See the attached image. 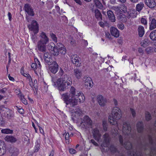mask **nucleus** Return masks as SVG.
<instances>
[{
    "instance_id": "1",
    "label": "nucleus",
    "mask_w": 156,
    "mask_h": 156,
    "mask_svg": "<svg viewBox=\"0 0 156 156\" xmlns=\"http://www.w3.org/2000/svg\"><path fill=\"white\" fill-rule=\"evenodd\" d=\"M58 73L60 78L57 80L56 83L58 90L60 91H64L67 88L68 86L71 85V78L66 74L62 68L60 69Z\"/></svg>"
},
{
    "instance_id": "2",
    "label": "nucleus",
    "mask_w": 156,
    "mask_h": 156,
    "mask_svg": "<svg viewBox=\"0 0 156 156\" xmlns=\"http://www.w3.org/2000/svg\"><path fill=\"white\" fill-rule=\"evenodd\" d=\"M81 91L77 90L73 86H71L69 89V94L64 93L62 95V98L67 105H70V106L74 107L77 104L78 99L73 98L77 96Z\"/></svg>"
},
{
    "instance_id": "3",
    "label": "nucleus",
    "mask_w": 156,
    "mask_h": 156,
    "mask_svg": "<svg viewBox=\"0 0 156 156\" xmlns=\"http://www.w3.org/2000/svg\"><path fill=\"white\" fill-rule=\"evenodd\" d=\"M122 115L120 109L115 107L112 110L111 114L109 117L108 121L111 125H115L117 124V121L121 118Z\"/></svg>"
},
{
    "instance_id": "4",
    "label": "nucleus",
    "mask_w": 156,
    "mask_h": 156,
    "mask_svg": "<svg viewBox=\"0 0 156 156\" xmlns=\"http://www.w3.org/2000/svg\"><path fill=\"white\" fill-rule=\"evenodd\" d=\"M82 122L83 123V125H84L86 128H92L93 125L92 121L88 116L87 115L83 117V119Z\"/></svg>"
},
{
    "instance_id": "5",
    "label": "nucleus",
    "mask_w": 156,
    "mask_h": 156,
    "mask_svg": "<svg viewBox=\"0 0 156 156\" xmlns=\"http://www.w3.org/2000/svg\"><path fill=\"white\" fill-rule=\"evenodd\" d=\"M40 40L38 42L43 44H47L49 42V38L46 34L44 32H42L40 34Z\"/></svg>"
},
{
    "instance_id": "6",
    "label": "nucleus",
    "mask_w": 156,
    "mask_h": 156,
    "mask_svg": "<svg viewBox=\"0 0 156 156\" xmlns=\"http://www.w3.org/2000/svg\"><path fill=\"white\" fill-rule=\"evenodd\" d=\"M71 61L77 67L81 66V60L80 58L76 54H73L71 57Z\"/></svg>"
},
{
    "instance_id": "7",
    "label": "nucleus",
    "mask_w": 156,
    "mask_h": 156,
    "mask_svg": "<svg viewBox=\"0 0 156 156\" xmlns=\"http://www.w3.org/2000/svg\"><path fill=\"white\" fill-rule=\"evenodd\" d=\"M103 139L101 146L104 147H108L110 144V137L109 135L107 133H105L103 136Z\"/></svg>"
},
{
    "instance_id": "8",
    "label": "nucleus",
    "mask_w": 156,
    "mask_h": 156,
    "mask_svg": "<svg viewBox=\"0 0 156 156\" xmlns=\"http://www.w3.org/2000/svg\"><path fill=\"white\" fill-rule=\"evenodd\" d=\"M29 29L33 31L34 34H37L38 31V27L37 22L33 20L31 23L30 25L28 26Z\"/></svg>"
},
{
    "instance_id": "9",
    "label": "nucleus",
    "mask_w": 156,
    "mask_h": 156,
    "mask_svg": "<svg viewBox=\"0 0 156 156\" xmlns=\"http://www.w3.org/2000/svg\"><path fill=\"white\" fill-rule=\"evenodd\" d=\"M92 133L94 138L97 141H99L101 136L99 130L97 128H95L92 129Z\"/></svg>"
},
{
    "instance_id": "10",
    "label": "nucleus",
    "mask_w": 156,
    "mask_h": 156,
    "mask_svg": "<svg viewBox=\"0 0 156 156\" xmlns=\"http://www.w3.org/2000/svg\"><path fill=\"white\" fill-rule=\"evenodd\" d=\"M50 71L53 74L56 73L58 69V65L55 61H52V63L49 66Z\"/></svg>"
},
{
    "instance_id": "11",
    "label": "nucleus",
    "mask_w": 156,
    "mask_h": 156,
    "mask_svg": "<svg viewBox=\"0 0 156 156\" xmlns=\"http://www.w3.org/2000/svg\"><path fill=\"white\" fill-rule=\"evenodd\" d=\"M149 30H152L156 28V20L154 17L150 16L149 19Z\"/></svg>"
},
{
    "instance_id": "12",
    "label": "nucleus",
    "mask_w": 156,
    "mask_h": 156,
    "mask_svg": "<svg viewBox=\"0 0 156 156\" xmlns=\"http://www.w3.org/2000/svg\"><path fill=\"white\" fill-rule=\"evenodd\" d=\"M24 7L25 11L28 15L31 16L34 15L33 9L29 4H25Z\"/></svg>"
},
{
    "instance_id": "13",
    "label": "nucleus",
    "mask_w": 156,
    "mask_h": 156,
    "mask_svg": "<svg viewBox=\"0 0 156 156\" xmlns=\"http://www.w3.org/2000/svg\"><path fill=\"white\" fill-rule=\"evenodd\" d=\"M97 100L99 105L102 106H104L107 102L106 99L100 95L97 96Z\"/></svg>"
},
{
    "instance_id": "14",
    "label": "nucleus",
    "mask_w": 156,
    "mask_h": 156,
    "mask_svg": "<svg viewBox=\"0 0 156 156\" xmlns=\"http://www.w3.org/2000/svg\"><path fill=\"white\" fill-rule=\"evenodd\" d=\"M4 139L6 141L12 143H15L17 141L16 138L12 135L6 136Z\"/></svg>"
},
{
    "instance_id": "15",
    "label": "nucleus",
    "mask_w": 156,
    "mask_h": 156,
    "mask_svg": "<svg viewBox=\"0 0 156 156\" xmlns=\"http://www.w3.org/2000/svg\"><path fill=\"white\" fill-rule=\"evenodd\" d=\"M18 150L14 147H11L9 149V152L11 156H16L18 154Z\"/></svg>"
},
{
    "instance_id": "16",
    "label": "nucleus",
    "mask_w": 156,
    "mask_h": 156,
    "mask_svg": "<svg viewBox=\"0 0 156 156\" xmlns=\"http://www.w3.org/2000/svg\"><path fill=\"white\" fill-rule=\"evenodd\" d=\"M145 4L151 8H153L156 5V3L154 0H145Z\"/></svg>"
},
{
    "instance_id": "17",
    "label": "nucleus",
    "mask_w": 156,
    "mask_h": 156,
    "mask_svg": "<svg viewBox=\"0 0 156 156\" xmlns=\"http://www.w3.org/2000/svg\"><path fill=\"white\" fill-rule=\"evenodd\" d=\"M110 31L111 34L115 37H118L119 36V31L116 28L112 27L110 28Z\"/></svg>"
},
{
    "instance_id": "18",
    "label": "nucleus",
    "mask_w": 156,
    "mask_h": 156,
    "mask_svg": "<svg viewBox=\"0 0 156 156\" xmlns=\"http://www.w3.org/2000/svg\"><path fill=\"white\" fill-rule=\"evenodd\" d=\"M85 80V84L87 87L89 86L91 87L92 86V84H93V82L91 78L88 76H85L84 77Z\"/></svg>"
},
{
    "instance_id": "19",
    "label": "nucleus",
    "mask_w": 156,
    "mask_h": 156,
    "mask_svg": "<svg viewBox=\"0 0 156 156\" xmlns=\"http://www.w3.org/2000/svg\"><path fill=\"white\" fill-rule=\"evenodd\" d=\"M107 15L109 20L112 22H114L115 21V17L113 12L109 10L107 12Z\"/></svg>"
},
{
    "instance_id": "20",
    "label": "nucleus",
    "mask_w": 156,
    "mask_h": 156,
    "mask_svg": "<svg viewBox=\"0 0 156 156\" xmlns=\"http://www.w3.org/2000/svg\"><path fill=\"white\" fill-rule=\"evenodd\" d=\"M46 44H43L38 42L37 43V48L39 51L43 52H45L46 51Z\"/></svg>"
},
{
    "instance_id": "21",
    "label": "nucleus",
    "mask_w": 156,
    "mask_h": 156,
    "mask_svg": "<svg viewBox=\"0 0 156 156\" xmlns=\"http://www.w3.org/2000/svg\"><path fill=\"white\" fill-rule=\"evenodd\" d=\"M59 43H57V46H54L53 47V54L54 56H57L59 53Z\"/></svg>"
},
{
    "instance_id": "22",
    "label": "nucleus",
    "mask_w": 156,
    "mask_h": 156,
    "mask_svg": "<svg viewBox=\"0 0 156 156\" xmlns=\"http://www.w3.org/2000/svg\"><path fill=\"white\" fill-rule=\"evenodd\" d=\"M59 52L62 55H65L66 53V50L62 43H59Z\"/></svg>"
},
{
    "instance_id": "23",
    "label": "nucleus",
    "mask_w": 156,
    "mask_h": 156,
    "mask_svg": "<svg viewBox=\"0 0 156 156\" xmlns=\"http://www.w3.org/2000/svg\"><path fill=\"white\" fill-rule=\"evenodd\" d=\"M95 16L98 20H102V15L100 11L98 9H95L94 10Z\"/></svg>"
},
{
    "instance_id": "24",
    "label": "nucleus",
    "mask_w": 156,
    "mask_h": 156,
    "mask_svg": "<svg viewBox=\"0 0 156 156\" xmlns=\"http://www.w3.org/2000/svg\"><path fill=\"white\" fill-rule=\"evenodd\" d=\"M138 32L139 36L140 37H142L144 34V28L141 26H139L138 28Z\"/></svg>"
},
{
    "instance_id": "25",
    "label": "nucleus",
    "mask_w": 156,
    "mask_h": 156,
    "mask_svg": "<svg viewBox=\"0 0 156 156\" xmlns=\"http://www.w3.org/2000/svg\"><path fill=\"white\" fill-rule=\"evenodd\" d=\"M77 96H76L75 98H78L79 101L80 103L83 102L85 99V98L83 95V94L81 92L79 94H77Z\"/></svg>"
},
{
    "instance_id": "26",
    "label": "nucleus",
    "mask_w": 156,
    "mask_h": 156,
    "mask_svg": "<svg viewBox=\"0 0 156 156\" xmlns=\"http://www.w3.org/2000/svg\"><path fill=\"white\" fill-rule=\"evenodd\" d=\"M137 130L139 133H141L143 129V124L142 122H138L136 125Z\"/></svg>"
},
{
    "instance_id": "27",
    "label": "nucleus",
    "mask_w": 156,
    "mask_h": 156,
    "mask_svg": "<svg viewBox=\"0 0 156 156\" xmlns=\"http://www.w3.org/2000/svg\"><path fill=\"white\" fill-rule=\"evenodd\" d=\"M74 71V74L76 78L78 79H80L82 76L81 71L79 69H75Z\"/></svg>"
},
{
    "instance_id": "28",
    "label": "nucleus",
    "mask_w": 156,
    "mask_h": 156,
    "mask_svg": "<svg viewBox=\"0 0 156 156\" xmlns=\"http://www.w3.org/2000/svg\"><path fill=\"white\" fill-rule=\"evenodd\" d=\"M149 37L152 41H156V30L151 31L149 35Z\"/></svg>"
},
{
    "instance_id": "29",
    "label": "nucleus",
    "mask_w": 156,
    "mask_h": 156,
    "mask_svg": "<svg viewBox=\"0 0 156 156\" xmlns=\"http://www.w3.org/2000/svg\"><path fill=\"white\" fill-rule=\"evenodd\" d=\"M1 132L3 133L12 134L13 133V130L9 129H2Z\"/></svg>"
},
{
    "instance_id": "30",
    "label": "nucleus",
    "mask_w": 156,
    "mask_h": 156,
    "mask_svg": "<svg viewBox=\"0 0 156 156\" xmlns=\"http://www.w3.org/2000/svg\"><path fill=\"white\" fill-rule=\"evenodd\" d=\"M96 6L99 9H101L103 7L102 3L99 0H93Z\"/></svg>"
},
{
    "instance_id": "31",
    "label": "nucleus",
    "mask_w": 156,
    "mask_h": 156,
    "mask_svg": "<svg viewBox=\"0 0 156 156\" xmlns=\"http://www.w3.org/2000/svg\"><path fill=\"white\" fill-rule=\"evenodd\" d=\"M144 6V5L142 2H140L137 4L136 5V10L138 12L140 11L143 8Z\"/></svg>"
},
{
    "instance_id": "32",
    "label": "nucleus",
    "mask_w": 156,
    "mask_h": 156,
    "mask_svg": "<svg viewBox=\"0 0 156 156\" xmlns=\"http://www.w3.org/2000/svg\"><path fill=\"white\" fill-rule=\"evenodd\" d=\"M50 36L51 38L55 42H57V38L55 35L52 32H50Z\"/></svg>"
},
{
    "instance_id": "33",
    "label": "nucleus",
    "mask_w": 156,
    "mask_h": 156,
    "mask_svg": "<svg viewBox=\"0 0 156 156\" xmlns=\"http://www.w3.org/2000/svg\"><path fill=\"white\" fill-rule=\"evenodd\" d=\"M109 149L111 151L112 153L116 152L117 150L116 148L113 145H111L110 146Z\"/></svg>"
},
{
    "instance_id": "34",
    "label": "nucleus",
    "mask_w": 156,
    "mask_h": 156,
    "mask_svg": "<svg viewBox=\"0 0 156 156\" xmlns=\"http://www.w3.org/2000/svg\"><path fill=\"white\" fill-rule=\"evenodd\" d=\"M145 118L147 121H149L151 119V114L148 112H145Z\"/></svg>"
},
{
    "instance_id": "35",
    "label": "nucleus",
    "mask_w": 156,
    "mask_h": 156,
    "mask_svg": "<svg viewBox=\"0 0 156 156\" xmlns=\"http://www.w3.org/2000/svg\"><path fill=\"white\" fill-rule=\"evenodd\" d=\"M40 144L38 143H36V144L34 147V152H37L40 148Z\"/></svg>"
},
{
    "instance_id": "36",
    "label": "nucleus",
    "mask_w": 156,
    "mask_h": 156,
    "mask_svg": "<svg viewBox=\"0 0 156 156\" xmlns=\"http://www.w3.org/2000/svg\"><path fill=\"white\" fill-rule=\"evenodd\" d=\"M141 45L143 47H146L148 45V42L145 39L141 43Z\"/></svg>"
},
{
    "instance_id": "37",
    "label": "nucleus",
    "mask_w": 156,
    "mask_h": 156,
    "mask_svg": "<svg viewBox=\"0 0 156 156\" xmlns=\"http://www.w3.org/2000/svg\"><path fill=\"white\" fill-rule=\"evenodd\" d=\"M44 59L45 62L48 64L49 66L52 63V61H50V58H49V59H48V58H45V59Z\"/></svg>"
},
{
    "instance_id": "38",
    "label": "nucleus",
    "mask_w": 156,
    "mask_h": 156,
    "mask_svg": "<svg viewBox=\"0 0 156 156\" xmlns=\"http://www.w3.org/2000/svg\"><path fill=\"white\" fill-rule=\"evenodd\" d=\"M28 80L29 81V85L32 88H33V84L31 76H29L28 77Z\"/></svg>"
},
{
    "instance_id": "39",
    "label": "nucleus",
    "mask_w": 156,
    "mask_h": 156,
    "mask_svg": "<svg viewBox=\"0 0 156 156\" xmlns=\"http://www.w3.org/2000/svg\"><path fill=\"white\" fill-rule=\"evenodd\" d=\"M75 111V113L77 115H80L82 113V111L80 108H78V110Z\"/></svg>"
},
{
    "instance_id": "40",
    "label": "nucleus",
    "mask_w": 156,
    "mask_h": 156,
    "mask_svg": "<svg viewBox=\"0 0 156 156\" xmlns=\"http://www.w3.org/2000/svg\"><path fill=\"white\" fill-rule=\"evenodd\" d=\"M31 67L34 69H37V65L36 63H33L31 64Z\"/></svg>"
},
{
    "instance_id": "41",
    "label": "nucleus",
    "mask_w": 156,
    "mask_h": 156,
    "mask_svg": "<svg viewBox=\"0 0 156 156\" xmlns=\"http://www.w3.org/2000/svg\"><path fill=\"white\" fill-rule=\"evenodd\" d=\"M103 129L105 131L107 130V125L106 122L105 121H103Z\"/></svg>"
},
{
    "instance_id": "42",
    "label": "nucleus",
    "mask_w": 156,
    "mask_h": 156,
    "mask_svg": "<svg viewBox=\"0 0 156 156\" xmlns=\"http://www.w3.org/2000/svg\"><path fill=\"white\" fill-rule=\"evenodd\" d=\"M118 28L120 30H122L124 28V25L123 23H121L118 25Z\"/></svg>"
},
{
    "instance_id": "43",
    "label": "nucleus",
    "mask_w": 156,
    "mask_h": 156,
    "mask_svg": "<svg viewBox=\"0 0 156 156\" xmlns=\"http://www.w3.org/2000/svg\"><path fill=\"white\" fill-rule=\"evenodd\" d=\"M141 22L144 25L147 24V22L146 19L144 18H142L141 20Z\"/></svg>"
},
{
    "instance_id": "44",
    "label": "nucleus",
    "mask_w": 156,
    "mask_h": 156,
    "mask_svg": "<svg viewBox=\"0 0 156 156\" xmlns=\"http://www.w3.org/2000/svg\"><path fill=\"white\" fill-rule=\"evenodd\" d=\"M5 152V151L2 148L0 147V156H2L3 155Z\"/></svg>"
},
{
    "instance_id": "45",
    "label": "nucleus",
    "mask_w": 156,
    "mask_h": 156,
    "mask_svg": "<svg viewBox=\"0 0 156 156\" xmlns=\"http://www.w3.org/2000/svg\"><path fill=\"white\" fill-rule=\"evenodd\" d=\"M133 11H132V12L131 11H130V13H129V15L130 16L133 17L134 16H136V15L135 14V10L134 11V12H133Z\"/></svg>"
},
{
    "instance_id": "46",
    "label": "nucleus",
    "mask_w": 156,
    "mask_h": 156,
    "mask_svg": "<svg viewBox=\"0 0 156 156\" xmlns=\"http://www.w3.org/2000/svg\"><path fill=\"white\" fill-rule=\"evenodd\" d=\"M69 151L71 154H73L76 153V150L73 148H70L69 149Z\"/></svg>"
},
{
    "instance_id": "47",
    "label": "nucleus",
    "mask_w": 156,
    "mask_h": 156,
    "mask_svg": "<svg viewBox=\"0 0 156 156\" xmlns=\"http://www.w3.org/2000/svg\"><path fill=\"white\" fill-rule=\"evenodd\" d=\"M22 102L25 105H27L28 103L27 100L24 98V97L20 99Z\"/></svg>"
},
{
    "instance_id": "48",
    "label": "nucleus",
    "mask_w": 156,
    "mask_h": 156,
    "mask_svg": "<svg viewBox=\"0 0 156 156\" xmlns=\"http://www.w3.org/2000/svg\"><path fill=\"white\" fill-rule=\"evenodd\" d=\"M130 110L132 114V115L133 117H134L136 115V113L135 110L132 108H130Z\"/></svg>"
},
{
    "instance_id": "49",
    "label": "nucleus",
    "mask_w": 156,
    "mask_h": 156,
    "mask_svg": "<svg viewBox=\"0 0 156 156\" xmlns=\"http://www.w3.org/2000/svg\"><path fill=\"white\" fill-rule=\"evenodd\" d=\"M37 64V68H38L40 69L41 67V65L40 62L38 61L37 59L36 62H35Z\"/></svg>"
},
{
    "instance_id": "50",
    "label": "nucleus",
    "mask_w": 156,
    "mask_h": 156,
    "mask_svg": "<svg viewBox=\"0 0 156 156\" xmlns=\"http://www.w3.org/2000/svg\"><path fill=\"white\" fill-rule=\"evenodd\" d=\"M138 51L141 55H143L144 53V51L141 48H139L138 49Z\"/></svg>"
},
{
    "instance_id": "51",
    "label": "nucleus",
    "mask_w": 156,
    "mask_h": 156,
    "mask_svg": "<svg viewBox=\"0 0 156 156\" xmlns=\"http://www.w3.org/2000/svg\"><path fill=\"white\" fill-rule=\"evenodd\" d=\"M19 92L20 93H18V96L20 97V99H21L22 98H23V97H24V96L21 93L20 91H20H19Z\"/></svg>"
},
{
    "instance_id": "52",
    "label": "nucleus",
    "mask_w": 156,
    "mask_h": 156,
    "mask_svg": "<svg viewBox=\"0 0 156 156\" xmlns=\"http://www.w3.org/2000/svg\"><path fill=\"white\" fill-rule=\"evenodd\" d=\"M49 54L48 52L44 53V58L45 59V58H48V59H49V57H48Z\"/></svg>"
},
{
    "instance_id": "53",
    "label": "nucleus",
    "mask_w": 156,
    "mask_h": 156,
    "mask_svg": "<svg viewBox=\"0 0 156 156\" xmlns=\"http://www.w3.org/2000/svg\"><path fill=\"white\" fill-rule=\"evenodd\" d=\"M69 133H66L65 135V138L66 140H67L69 139Z\"/></svg>"
},
{
    "instance_id": "54",
    "label": "nucleus",
    "mask_w": 156,
    "mask_h": 156,
    "mask_svg": "<svg viewBox=\"0 0 156 156\" xmlns=\"http://www.w3.org/2000/svg\"><path fill=\"white\" fill-rule=\"evenodd\" d=\"M51 81L52 82V84L55 87L56 86V85L55 83V79L54 78H52L51 79Z\"/></svg>"
},
{
    "instance_id": "55",
    "label": "nucleus",
    "mask_w": 156,
    "mask_h": 156,
    "mask_svg": "<svg viewBox=\"0 0 156 156\" xmlns=\"http://www.w3.org/2000/svg\"><path fill=\"white\" fill-rule=\"evenodd\" d=\"M98 24L99 25L102 27H104L105 26L104 23L102 22H99Z\"/></svg>"
},
{
    "instance_id": "56",
    "label": "nucleus",
    "mask_w": 156,
    "mask_h": 156,
    "mask_svg": "<svg viewBox=\"0 0 156 156\" xmlns=\"http://www.w3.org/2000/svg\"><path fill=\"white\" fill-rule=\"evenodd\" d=\"M8 16L9 17V19L10 21H11L12 20V14L10 12H8Z\"/></svg>"
},
{
    "instance_id": "57",
    "label": "nucleus",
    "mask_w": 156,
    "mask_h": 156,
    "mask_svg": "<svg viewBox=\"0 0 156 156\" xmlns=\"http://www.w3.org/2000/svg\"><path fill=\"white\" fill-rule=\"evenodd\" d=\"M91 142L95 146H97L98 145V144L97 142H96L93 139H91L90 140Z\"/></svg>"
},
{
    "instance_id": "58",
    "label": "nucleus",
    "mask_w": 156,
    "mask_h": 156,
    "mask_svg": "<svg viewBox=\"0 0 156 156\" xmlns=\"http://www.w3.org/2000/svg\"><path fill=\"white\" fill-rule=\"evenodd\" d=\"M105 36L106 37L109 39L111 37V36L109 33H105Z\"/></svg>"
},
{
    "instance_id": "59",
    "label": "nucleus",
    "mask_w": 156,
    "mask_h": 156,
    "mask_svg": "<svg viewBox=\"0 0 156 156\" xmlns=\"http://www.w3.org/2000/svg\"><path fill=\"white\" fill-rule=\"evenodd\" d=\"M75 2L79 5H81L82 4V3L80 0H74Z\"/></svg>"
},
{
    "instance_id": "60",
    "label": "nucleus",
    "mask_w": 156,
    "mask_h": 156,
    "mask_svg": "<svg viewBox=\"0 0 156 156\" xmlns=\"http://www.w3.org/2000/svg\"><path fill=\"white\" fill-rule=\"evenodd\" d=\"M6 90V88H3L2 89H0V92H1L3 93H4L5 92Z\"/></svg>"
},
{
    "instance_id": "61",
    "label": "nucleus",
    "mask_w": 156,
    "mask_h": 156,
    "mask_svg": "<svg viewBox=\"0 0 156 156\" xmlns=\"http://www.w3.org/2000/svg\"><path fill=\"white\" fill-rule=\"evenodd\" d=\"M8 77L10 80L12 81H14V78L13 77L11 76L10 74L8 75Z\"/></svg>"
},
{
    "instance_id": "62",
    "label": "nucleus",
    "mask_w": 156,
    "mask_h": 156,
    "mask_svg": "<svg viewBox=\"0 0 156 156\" xmlns=\"http://www.w3.org/2000/svg\"><path fill=\"white\" fill-rule=\"evenodd\" d=\"M113 102H114V104L115 106H116L117 105L118 102L116 99H114Z\"/></svg>"
},
{
    "instance_id": "63",
    "label": "nucleus",
    "mask_w": 156,
    "mask_h": 156,
    "mask_svg": "<svg viewBox=\"0 0 156 156\" xmlns=\"http://www.w3.org/2000/svg\"><path fill=\"white\" fill-rule=\"evenodd\" d=\"M38 126V127H39V130H40V132L41 133H44V131H43L42 129V128L41 127H40L39 126Z\"/></svg>"
},
{
    "instance_id": "64",
    "label": "nucleus",
    "mask_w": 156,
    "mask_h": 156,
    "mask_svg": "<svg viewBox=\"0 0 156 156\" xmlns=\"http://www.w3.org/2000/svg\"><path fill=\"white\" fill-rule=\"evenodd\" d=\"M54 151L52 150L49 156H53L54 155Z\"/></svg>"
}]
</instances>
